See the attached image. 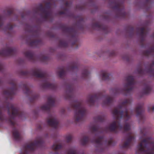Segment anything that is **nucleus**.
Here are the masks:
<instances>
[{"instance_id":"20e7f679","label":"nucleus","mask_w":154,"mask_h":154,"mask_svg":"<svg viewBox=\"0 0 154 154\" xmlns=\"http://www.w3.org/2000/svg\"><path fill=\"white\" fill-rule=\"evenodd\" d=\"M106 74L105 72H103L102 73L101 77L103 79H105V76H106Z\"/></svg>"},{"instance_id":"f03ea898","label":"nucleus","mask_w":154,"mask_h":154,"mask_svg":"<svg viewBox=\"0 0 154 154\" xmlns=\"http://www.w3.org/2000/svg\"><path fill=\"white\" fill-rule=\"evenodd\" d=\"M31 149L30 148L28 147L27 148L25 149L23 152H21L20 154H27L28 152Z\"/></svg>"},{"instance_id":"0eeeda50","label":"nucleus","mask_w":154,"mask_h":154,"mask_svg":"<svg viewBox=\"0 0 154 154\" xmlns=\"http://www.w3.org/2000/svg\"><path fill=\"white\" fill-rule=\"evenodd\" d=\"M58 146H57V147H56V148H58Z\"/></svg>"},{"instance_id":"423d86ee","label":"nucleus","mask_w":154,"mask_h":154,"mask_svg":"<svg viewBox=\"0 0 154 154\" xmlns=\"http://www.w3.org/2000/svg\"><path fill=\"white\" fill-rule=\"evenodd\" d=\"M146 154H152L151 153H150V152H148V153H147Z\"/></svg>"},{"instance_id":"f257e3e1","label":"nucleus","mask_w":154,"mask_h":154,"mask_svg":"<svg viewBox=\"0 0 154 154\" xmlns=\"http://www.w3.org/2000/svg\"><path fill=\"white\" fill-rule=\"evenodd\" d=\"M57 121L55 119H51L49 120L48 124L50 125L53 126H55L57 124Z\"/></svg>"},{"instance_id":"39448f33","label":"nucleus","mask_w":154,"mask_h":154,"mask_svg":"<svg viewBox=\"0 0 154 154\" xmlns=\"http://www.w3.org/2000/svg\"><path fill=\"white\" fill-rule=\"evenodd\" d=\"M42 110H46L47 109V107L46 106H43L42 107Z\"/></svg>"},{"instance_id":"6e6552de","label":"nucleus","mask_w":154,"mask_h":154,"mask_svg":"<svg viewBox=\"0 0 154 154\" xmlns=\"http://www.w3.org/2000/svg\"><path fill=\"white\" fill-rule=\"evenodd\" d=\"M14 136H15V135L14 134Z\"/></svg>"},{"instance_id":"7ed1b4c3","label":"nucleus","mask_w":154,"mask_h":154,"mask_svg":"<svg viewBox=\"0 0 154 154\" xmlns=\"http://www.w3.org/2000/svg\"><path fill=\"white\" fill-rule=\"evenodd\" d=\"M144 141H142L141 142L140 146H139V149L141 150L142 149H143L144 148Z\"/></svg>"}]
</instances>
